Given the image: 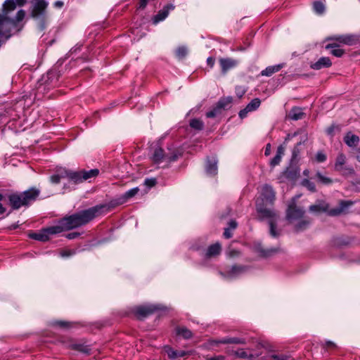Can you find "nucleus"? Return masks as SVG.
Masks as SVG:
<instances>
[{"instance_id": "nucleus-1", "label": "nucleus", "mask_w": 360, "mask_h": 360, "mask_svg": "<svg viewBox=\"0 0 360 360\" xmlns=\"http://www.w3.org/2000/svg\"><path fill=\"white\" fill-rule=\"evenodd\" d=\"M105 208V205H99L87 210H82L75 214L63 217L56 225L43 229L38 233L30 234V236L31 238L39 241H47L53 235L86 224L95 217L101 215Z\"/></svg>"}, {"instance_id": "nucleus-2", "label": "nucleus", "mask_w": 360, "mask_h": 360, "mask_svg": "<svg viewBox=\"0 0 360 360\" xmlns=\"http://www.w3.org/2000/svg\"><path fill=\"white\" fill-rule=\"evenodd\" d=\"M98 174L99 170L98 169H92L88 171L84 169L73 171L64 167H59L56 169V174L51 176L50 179L53 184H58L61 179H67L69 183L78 184L95 178Z\"/></svg>"}, {"instance_id": "nucleus-3", "label": "nucleus", "mask_w": 360, "mask_h": 360, "mask_svg": "<svg viewBox=\"0 0 360 360\" xmlns=\"http://www.w3.org/2000/svg\"><path fill=\"white\" fill-rule=\"evenodd\" d=\"M39 194V191L34 188L20 193H13L8 197L9 202L13 210H17L34 201Z\"/></svg>"}, {"instance_id": "nucleus-4", "label": "nucleus", "mask_w": 360, "mask_h": 360, "mask_svg": "<svg viewBox=\"0 0 360 360\" xmlns=\"http://www.w3.org/2000/svg\"><path fill=\"white\" fill-rule=\"evenodd\" d=\"M257 211L262 219H269V225L270 228V234L273 237L278 236L276 231V214L271 210L264 208L262 205L257 203Z\"/></svg>"}, {"instance_id": "nucleus-5", "label": "nucleus", "mask_w": 360, "mask_h": 360, "mask_svg": "<svg viewBox=\"0 0 360 360\" xmlns=\"http://www.w3.org/2000/svg\"><path fill=\"white\" fill-rule=\"evenodd\" d=\"M48 3L45 0H34L31 15L33 18H39L45 15Z\"/></svg>"}, {"instance_id": "nucleus-6", "label": "nucleus", "mask_w": 360, "mask_h": 360, "mask_svg": "<svg viewBox=\"0 0 360 360\" xmlns=\"http://www.w3.org/2000/svg\"><path fill=\"white\" fill-rule=\"evenodd\" d=\"M261 196L264 202L271 205L275 200L276 193L271 186L266 184L262 188Z\"/></svg>"}, {"instance_id": "nucleus-7", "label": "nucleus", "mask_w": 360, "mask_h": 360, "mask_svg": "<svg viewBox=\"0 0 360 360\" xmlns=\"http://www.w3.org/2000/svg\"><path fill=\"white\" fill-rule=\"evenodd\" d=\"M174 9L173 4H167L163 7L162 9L158 11L152 18V22L154 25H157L160 22L163 21L167 18L169 12Z\"/></svg>"}, {"instance_id": "nucleus-8", "label": "nucleus", "mask_w": 360, "mask_h": 360, "mask_svg": "<svg viewBox=\"0 0 360 360\" xmlns=\"http://www.w3.org/2000/svg\"><path fill=\"white\" fill-rule=\"evenodd\" d=\"M159 309H160V308L158 306L153 304L139 306L136 308L135 314L139 318H143Z\"/></svg>"}, {"instance_id": "nucleus-9", "label": "nucleus", "mask_w": 360, "mask_h": 360, "mask_svg": "<svg viewBox=\"0 0 360 360\" xmlns=\"http://www.w3.org/2000/svg\"><path fill=\"white\" fill-rule=\"evenodd\" d=\"M304 213L302 209L297 207L292 202L287 210L286 217L289 220H295L301 218Z\"/></svg>"}, {"instance_id": "nucleus-10", "label": "nucleus", "mask_w": 360, "mask_h": 360, "mask_svg": "<svg viewBox=\"0 0 360 360\" xmlns=\"http://www.w3.org/2000/svg\"><path fill=\"white\" fill-rule=\"evenodd\" d=\"M219 62L223 74H226L227 71L235 68L238 63V60L231 58H221Z\"/></svg>"}, {"instance_id": "nucleus-11", "label": "nucleus", "mask_w": 360, "mask_h": 360, "mask_svg": "<svg viewBox=\"0 0 360 360\" xmlns=\"http://www.w3.org/2000/svg\"><path fill=\"white\" fill-rule=\"evenodd\" d=\"M164 352L167 354L168 358L171 360H176L179 357H184L186 356L188 352L184 350H174L172 347L169 345L164 346Z\"/></svg>"}, {"instance_id": "nucleus-12", "label": "nucleus", "mask_w": 360, "mask_h": 360, "mask_svg": "<svg viewBox=\"0 0 360 360\" xmlns=\"http://www.w3.org/2000/svg\"><path fill=\"white\" fill-rule=\"evenodd\" d=\"M354 202L351 200H342L340 202V206L338 208L332 209L328 211L330 216H338L344 213L346 210L352 205Z\"/></svg>"}, {"instance_id": "nucleus-13", "label": "nucleus", "mask_w": 360, "mask_h": 360, "mask_svg": "<svg viewBox=\"0 0 360 360\" xmlns=\"http://www.w3.org/2000/svg\"><path fill=\"white\" fill-rule=\"evenodd\" d=\"M332 65V62L328 57H321L316 62L311 63L310 67L313 70H321L323 68H329Z\"/></svg>"}, {"instance_id": "nucleus-14", "label": "nucleus", "mask_w": 360, "mask_h": 360, "mask_svg": "<svg viewBox=\"0 0 360 360\" xmlns=\"http://www.w3.org/2000/svg\"><path fill=\"white\" fill-rule=\"evenodd\" d=\"M359 137L355 134H353L351 131L347 132L345 137V143L349 147H354L359 143Z\"/></svg>"}, {"instance_id": "nucleus-15", "label": "nucleus", "mask_w": 360, "mask_h": 360, "mask_svg": "<svg viewBox=\"0 0 360 360\" xmlns=\"http://www.w3.org/2000/svg\"><path fill=\"white\" fill-rule=\"evenodd\" d=\"M231 103V101L230 100H220L218 103H217V108L212 110H210L209 112H207L206 113V116L207 117H214L217 114V112L219 109H221V108H225L226 105L230 103Z\"/></svg>"}, {"instance_id": "nucleus-16", "label": "nucleus", "mask_w": 360, "mask_h": 360, "mask_svg": "<svg viewBox=\"0 0 360 360\" xmlns=\"http://www.w3.org/2000/svg\"><path fill=\"white\" fill-rule=\"evenodd\" d=\"M167 157L164 154V151L161 148H156L154 150L153 154V161L156 164H160Z\"/></svg>"}, {"instance_id": "nucleus-17", "label": "nucleus", "mask_w": 360, "mask_h": 360, "mask_svg": "<svg viewBox=\"0 0 360 360\" xmlns=\"http://www.w3.org/2000/svg\"><path fill=\"white\" fill-rule=\"evenodd\" d=\"M206 172L210 175H215L217 172V161L213 158L207 160L206 165Z\"/></svg>"}, {"instance_id": "nucleus-18", "label": "nucleus", "mask_w": 360, "mask_h": 360, "mask_svg": "<svg viewBox=\"0 0 360 360\" xmlns=\"http://www.w3.org/2000/svg\"><path fill=\"white\" fill-rule=\"evenodd\" d=\"M139 191V187H135L126 191L120 198V203L126 202L128 200L134 197Z\"/></svg>"}, {"instance_id": "nucleus-19", "label": "nucleus", "mask_w": 360, "mask_h": 360, "mask_svg": "<svg viewBox=\"0 0 360 360\" xmlns=\"http://www.w3.org/2000/svg\"><path fill=\"white\" fill-rule=\"evenodd\" d=\"M303 116L304 112L302 109L298 107L292 108L288 115L289 118L292 120H301Z\"/></svg>"}, {"instance_id": "nucleus-20", "label": "nucleus", "mask_w": 360, "mask_h": 360, "mask_svg": "<svg viewBox=\"0 0 360 360\" xmlns=\"http://www.w3.org/2000/svg\"><path fill=\"white\" fill-rule=\"evenodd\" d=\"M245 271V268L243 266H233L229 271L226 272L227 276L229 278H235Z\"/></svg>"}, {"instance_id": "nucleus-21", "label": "nucleus", "mask_w": 360, "mask_h": 360, "mask_svg": "<svg viewBox=\"0 0 360 360\" xmlns=\"http://www.w3.org/2000/svg\"><path fill=\"white\" fill-rule=\"evenodd\" d=\"M221 250V248L219 243H217L211 245L207 250L206 256L208 257L217 256L220 253Z\"/></svg>"}, {"instance_id": "nucleus-22", "label": "nucleus", "mask_w": 360, "mask_h": 360, "mask_svg": "<svg viewBox=\"0 0 360 360\" xmlns=\"http://www.w3.org/2000/svg\"><path fill=\"white\" fill-rule=\"evenodd\" d=\"M326 49H330L331 54L336 57H341L344 54V50L336 44H328L326 46Z\"/></svg>"}, {"instance_id": "nucleus-23", "label": "nucleus", "mask_w": 360, "mask_h": 360, "mask_svg": "<svg viewBox=\"0 0 360 360\" xmlns=\"http://www.w3.org/2000/svg\"><path fill=\"white\" fill-rule=\"evenodd\" d=\"M328 208V205L325 202H319L317 204L311 205L309 210L314 212H326Z\"/></svg>"}, {"instance_id": "nucleus-24", "label": "nucleus", "mask_w": 360, "mask_h": 360, "mask_svg": "<svg viewBox=\"0 0 360 360\" xmlns=\"http://www.w3.org/2000/svg\"><path fill=\"white\" fill-rule=\"evenodd\" d=\"M282 68L281 65H276L273 66H269L261 72L262 76L269 77L274 73L278 72Z\"/></svg>"}, {"instance_id": "nucleus-25", "label": "nucleus", "mask_w": 360, "mask_h": 360, "mask_svg": "<svg viewBox=\"0 0 360 360\" xmlns=\"http://www.w3.org/2000/svg\"><path fill=\"white\" fill-rule=\"evenodd\" d=\"M177 335L182 336L184 339H190L193 336L192 332L186 327H177L176 328Z\"/></svg>"}, {"instance_id": "nucleus-26", "label": "nucleus", "mask_w": 360, "mask_h": 360, "mask_svg": "<svg viewBox=\"0 0 360 360\" xmlns=\"http://www.w3.org/2000/svg\"><path fill=\"white\" fill-rule=\"evenodd\" d=\"M220 343L222 344H241L243 345L245 343V340L244 338H223L219 341Z\"/></svg>"}, {"instance_id": "nucleus-27", "label": "nucleus", "mask_w": 360, "mask_h": 360, "mask_svg": "<svg viewBox=\"0 0 360 360\" xmlns=\"http://www.w3.org/2000/svg\"><path fill=\"white\" fill-rule=\"evenodd\" d=\"M346 162V157L344 154L340 153L335 163V169L338 171H341L343 169V166Z\"/></svg>"}, {"instance_id": "nucleus-28", "label": "nucleus", "mask_w": 360, "mask_h": 360, "mask_svg": "<svg viewBox=\"0 0 360 360\" xmlns=\"http://www.w3.org/2000/svg\"><path fill=\"white\" fill-rule=\"evenodd\" d=\"M257 252H259V255L263 257H268L271 256L273 254L278 252V249L276 248H270L264 250L261 247L257 248Z\"/></svg>"}, {"instance_id": "nucleus-29", "label": "nucleus", "mask_w": 360, "mask_h": 360, "mask_svg": "<svg viewBox=\"0 0 360 360\" xmlns=\"http://www.w3.org/2000/svg\"><path fill=\"white\" fill-rule=\"evenodd\" d=\"M261 104V101L259 98H254L252 99L247 105L248 110H250L251 112L257 110Z\"/></svg>"}, {"instance_id": "nucleus-30", "label": "nucleus", "mask_w": 360, "mask_h": 360, "mask_svg": "<svg viewBox=\"0 0 360 360\" xmlns=\"http://www.w3.org/2000/svg\"><path fill=\"white\" fill-rule=\"evenodd\" d=\"M314 11L318 14H322L325 11V5L320 1H314L313 4Z\"/></svg>"}, {"instance_id": "nucleus-31", "label": "nucleus", "mask_w": 360, "mask_h": 360, "mask_svg": "<svg viewBox=\"0 0 360 360\" xmlns=\"http://www.w3.org/2000/svg\"><path fill=\"white\" fill-rule=\"evenodd\" d=\"M335 39L340 43H343L345 44L351 45L353 42V38L351 36L348 35H340L335 37Z\"/></svg>"}, {"instance_id": "nucleus-32", "label": "nucleus", "mask_w": 360, "mask_h": 360, "mask_svg": "<svg viewBox=\"0 0 360 360\" xmlns=\"http://www.w3.org/2000/svg\"><path fill=\"white\" fill-rule=\"evenodd\" d=\"M17 3L15 0H6L4 4V9L5 11H13L16 7Z\"/></svg>"}, {"instance_id": "nucleus-33", "label": "nucleus", "mask_w": 360, "mask_h": 360, "mask_svg": "<svg viewBox=\"0 0 360 360\" xmlns=\"http://www.w3.org/2000/svg\"><path fill=\"white\" fill-rule=\"evenodd\" d=\"M190 126L194 129L201 130L203 128V122L198 119H193L190 121Z\"/></svg>"}, {"instance_id": "nucleus-34", "label": "nucleus", "mask_w": 360, "mask_h": 360, "mask_svg": "<svg viewBox=\"0 0 360 360\" xmlns=\"http://www.w3.org/2000/svg\"><path fill=\"white\" fill-rule=\"evenodd\" d=\"M236 355L240 358H247L250 360H253L255 359L254 356L251 354H248L246 351H245L243 349H238L236 352Z\"/></svg>"}, {"instance_id": "nucleus-35", "label": "nucleus", "mask_w": 360, "mask_h": 360, "mask_svg": "<svg viewBox=\"0 0 360 360\" xmlns=\"http://www.w3.org/2000/svg\"><path fill=\"white\" fill-rule=\"evenodd\" d=\"M302 185L304 187H306L309 191L311 192H314L316 191V186L315 184L309 181V179H304L302 181Z\"/></svg>"}, {"instance_id": "nucleus-36", "label": "nucleus", "mask_w": 360, "mask_h": 360, "mask_svg": "<svg viewBox=\"0 0 360 360\" xmlns=\"http://www.w3.org/2000/svg\"><path fill=\"white\" fill-rule=\"evenodd\" d=\"M76 250L72 249H65L60 252V256L62 257H68L75 255Z\"/></svg>"}, {"instance_id": "nucleus-37", "label": "nucleus", "mask_w": 360, "mask_h": 360, "mask_svg": "<svg viewBox=\"0 0 360 360\" xmlns=\"http://www.w3.org/2000/svg\"><path fill=\"white\" fill-rule=\"evenodd\" d=\"M316 176L319 181L323 184H329L332 182L331 179L328 177L324 176L320 172L316 173Z\"/></svg>"}, {"instance_id": "nucleus-38", "label": "nucleus", "mask_w": 360, "mask_h": 360, "mask_svg": "<svg viewBox=\"0 0 360 360\" xmlns=\"http://www.w3.org/2000/svg\"><path fill=\"white\" fill-rule=\"evenodd\" d=\"M176 54L179 58H182L187 54V49L185 46H180L176 49Z\"/></svg>"}, {"instance_id": "nucleus-39", "label": "nucleus", "mask_w": 360, "mask_h": 360, "mask_svg": "<svg viewBox=\"0 0 360 360\" xmlns=\"http://www.w3.org/2000/svg\"><path fill=\"white\" fill-rule=\"evenodd\" d=\"M25 16V12L23 10H20L16 13V15L15 16L14 21L15 22H19L22 21Z\"/></svg>"}, {"instance_id": "nucleus-40", "label": "nucleus", "mask_w": 360, "mask_h": 360, "mask_svg": "<svg viewBox=\"0 0 360 360\" xmlns=\"http://www.w3.org/2000/svg\"><path fill=\"white\" fill-rule=\"evenodd\" d=\"M335 130H340L338 126L332 124L326 129V131L328 136L333 137Z\"/></svg>"}, {"instance_id": "nucleus-41", "label": "nucleus", "mask_w": 360, "mask_h": 360, "mask_svg": "<svg viewBox=\"0 0 360 360\" xmlns=\"http://www.w3.org/2000/svg\"><path fill=\"white\" fill-rule=\"evenodd\" d=\"M271 359L274 360H295L294 359H292L291 357L286 356V355H278V354H273L271 355Z\"/></svg>"}, {"instance_id": "nucleus-42", "label": "nucleus", "mask_w": 360, "mask_h": 360, "mask_svg": "<svg viewBox=\"0 0 360 360\" xmlns=\"http://www.w3.org/2000/svg\"><path fill=\"white\" fill-rule=\"evenodd\" d=\"M316 160L319 162H323L326 160V155L321 151H319L316 155Z\"/></svg>"}, {"instance_id": "nucleus-43", "label": "nucleus", "mask_w": 360, "mask_h": 360, "mask_svg": "<svg viewBox=\"0 0 360 360\" xmlns=\"http://www.w3.org/2000/svg\"><path fill=\"white\" fill-rule=\"evenodd\" d=\"M156 179L154 178L146 179L144 181V184L148 187L151 188L156 184Z\"/></svg>"}, {"instance_id": "nucleus-44", "label": "nucleus", "mask_w": 360, "mask_h": 360, "mask_svg": "<svg viewBox=\"0 0 360 360\" xmlns=\"http://www.w3.org/2000/svg\"><path fill=\"white\" fill-rule=\"evenodd\" d=\"M281 160V158L279 155H275V157L271 160L270 165L272 167L278 165Z\"/></svg>"}, {"instance_id": "nucleus-45", "label": "nucleus", "mask_w": 360, "mask_h": 360, "mask_svg": "<svg viewBox=\"0 0 360 360\" xmlns=\"http://www.w3.org/2000/svg\"><path fill=\"white\" fill-rule=\"evenodd\" d=\"M309 224V222L308 221H302V222L299 223L297 226H296V230L297 231H300V230H302L304 229L308 224Z\"/></svg>"}, {"instance_id": "nucleus-46", "label": "nucleus", "mask_w": 360, "mask_h": 360, "mask_svg": "<svg viewBox=\"0 0 360 360\" xmlns=\"http://www.w3.org/2000/svg\"><path fill=\"white\" fill-rule=\"evenodd\" d=\"M301 144V143H297L293 148L292 150V158L295 159L300 154V149L298 146Z\"/></svg>"}, {"instance_id": "nucleus-47", "label": "nucleus", "mask_w": 360, "mask_h": 360, "mask_svg": "<svg viewBox=\"0 0 360 360\" xmlns=\"http://www.w3.org/2000/svg\"><path fill=\"white\" fill-rule=\"evenodd\" d=\"M250 112H251V111L250 110H248V108L245 107L244 109L241 110L239 112V113H238L239 117L241 119H243V118H245L247 116L248 113Z\"/></svg>"}, {"instance_id": "nucleus-48", "label": "nucleus", "mask_w": 360, "mask_h": 360, "mask_svg": "<svg viewBox=\"0 0 360 360\" xmlns=\"http://www.w3.org/2000/svg\"><path fill=\"white\" fill-rule=\"evenodd\" d=\"M232 231L233 230H231L230 228H226L224 229V236L226 238H230L232 237L233 236V233H232Z\"/></svg>"}, {"instance_id": "nucleus-49", "label": "nucleus", "mask_w": 360, "mask_h": 360, "mask_svg": "<svg viewBox=\"0 0 360 360\" xmlns=\"http://www.w3.org/2000/svg\"><path fill=\"white\" fill-rule=\"evenodd\" d=\"M238 224L235 220H231L229 223L228 228H230L231 230H235L237 228Z\"/></svg>"}, {"instance_id": "nucleus-50", "label": "nucleus", "mask_w": 360, "mask_h": 360, "mask_svg": "<svg viewBox=\"0 0 360 360\" xmlns=\"http://www.w3.org/2000/svg\"><path fill=\"white\" fill-rule=\"evenodd\" d=\"M215 63V59L213 57H208L207 59V64L209 65L211 68L214 67Z\"/></svg>"}, {"instance_id": "nucleus-51", "label": "nucleus", "mask_w": 360, "mask_h": 360, "mask_svg": "<svg viewBox=\"0 0 360 360\" xmlns=\"http://www.w3.org/2000/svg\"><path fill=\"white\" fill-rule=\"evenodd\" d=\"M79 236V233H77V232H72V233H68L66 235V238H68V239H74V238H77Z\"/></svg>"}, {"instance_id": "nucleus-52", "label": "nucleus", "mask_w": 360, "mask_h": 360, "mask_svg": "<svg viewBox=\"0 0 360 360\" xmlns=\"http://www.w3.org/2000/svg\"><path fill=\"white\" fill-rule=\"evenodd\" d=\"M56 325L58 326H60V327L65 328V327L69 326V323L60 321L56 322Z\"/></svg>"}, {"instance_id": "nucleus-53", "label": "nucleus", "mask_w": 360, "mask_h": 360, "mask_svg": "<svg viewBox=\"0 0 360 360\" xmlns=\"http://www.w3.org/2000/svg\"><path fill=\"white\" fill-rule=\"evenodd\" d=\"M325 347L327 348H335L336 345L334 342L331 341H326L325 342Z\"/></svg>"}, {"instance_id": "nucleus-54", "label": "nucleus", "mask_w": 360, "mask_h": 360, "mask_svg": "<svg viewBox=\"0 0 360 360\" xmlns=\"http://www.w3.org/2000/svg\"><path fill=\"white\" fill-rule=\"evenodd\" d=\"M284 153V148L282 146L278 147L276 155H279V157H282Z\"/></svg>"}, {"instance_id": "nucleus-55", "label": "nucleus", "mask_w": 360, "mask_h": 360, "mask_svg": "<svg viewBox=\"0 0 360 360\" xmlns=\"http://www.w3.org/2000/svg\"><path fill=\"white\" fill-rule=\"evenodd\" d=\"M73 347H74V349H75L77 350H79V351H82V352H87V350L84 349L83 348L84 347L82 345H73Z\"/></svg>"}, {"instance_id": "nucleus-56", "label": "nucleus", "mask_w": 360, "mask_h": 360, "mask_svg": "<svg viewBox=\"0 0 360 360\" xmlns=\"http://www.w3.org/2000/svg\"><path fill=\"white\" fill-rule=\"evenodd\" d=\"M207 360H225V357L224 356L219 355V356L209 358V359H207Z\"/></svg>"}, {"instance_id": "nucleus-57", "label": "nucleus", "mask_w": 360, "mask_h": 360, "mask_svg": "<svg viewBox=\"0 0 360 360\" xmlns=\"http://www.w3.org/2000/svg\"><path fill=\"white\" fill-rule=\"evenodd\" d=\"M64 4L63 1H56L55 3H54V6L56 8H60L63 6Z\"/></svg>"}, {"instance_id": "nucleus-58", "label": "nucleus", "mask_w": 360, "mask_h": 360, "mask_svg": "<svg viewBox=\"0 0 360 360\" xmlns=\"http://www.w3.org/2000/svg\"><path fill=\"white\" fill-rule=\"evenodd\" d=\"M270 150H271V144L270 143H268L266 146V148H265V152H264V154L265 155H269L270 154Z\"/></svg>"}, {"instance_id": "nucleus-59", "label": "nucleus", "mask_w": 360, "mask_h": 360, "mask_svg": "<svg viewBox=\"0 0 360 360\" xmlns=\"http://www.w3.org/2000/svg\"><path fill=\"white\" fill-rule=\"evenodd\" d=\"M18 6H22L25 4L27 0H15Z\"/></svg>"}, {"instance_id": "nucleus-60", "label": "nucleus", "mask_w": 360, "mask_h": 360, "mask_svg": "<svg viewBox=\"0 0 360 360\" xmlns=\"http://www.w3.org/2000/svg\"><path fill=\"white\" fill-rule=\"evenodd\" d=\"M236 91H237V95L238 96V97H242L243 95L245 94L244 90L239 91V89H237Z\"/></svg>"}, {"instance_id": "nucleus-61", "label": "nucleus", "mask_w": 360, "mask_h": 360, "mask_svg": "<svg viewBox=\"0 0 360 360\" xmlns=\"http://www.w3.org/2000/svg\"><path fill=\"white\" fill-rule=\"evenodd\" d=\"M6 212V208L0 203V214H4Z\"/></svg>"}, {"instance_id": "nucleus-62", "label": "nucleus", "mask_w": 360, "mask_h": 360, "mask_svg": "<svg viewBox=\"0 0 360 360\" xmlns=\"http://www.w3.org/2000/svg\"><path fill=\"white\" fill-rule=\"evenodd\" d=\"M356 159L358 160L359 162H360V148L358 150V153H357V155H356Z\"/></svg>"}, {"instance_id": "nucleus-63", "label": "nucleus", "mask_w": 360, "mask_h": 360, "mask_svg": "<svg viewBox=\"0 0 360 360\" xmlns=\"http://www.w3.org/2000/svg\"><path fill=\"white\" fill-rule=\"evenodd\" d=\"M303 174H304V176H309V171L308 169H305V170H304V172H303Z\"/></svg>"}, {"instance_id": "nucleus-64", "label": "nucleus", "mask_w": 360, "mask_h": 360, "mask_svg": "<svg viewBox=\"0 0 360 360\" xmlns=\"http://www.w3.org/2000/svg\"><path fill=\"white\" fill-rule=\"evenodd\" d=\"M283 175H284L285 177H288V178L289 177V172H288V169L283 172Z\"/></svg>"}]
</instances>
